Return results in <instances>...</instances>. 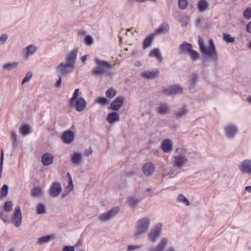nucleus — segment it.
Wrapping results in <instances>:
<instances>
[{
    "label": "nucleus",
    "instance_id": "obj_1",
    "mask_svg": "<svg viewBox=\"0 0 251 251\" xmlns=\"http://www.w3.org/2000/svg\"><path fill=\"white\" fill-rule=\"evenodd\" d=\"M198 41L200 50L203 54L213 59L217 58V53L212 40H209V47L207 48L204 46L203 40L201 36H199Z\"/></svg>",
    "mask_w": 251,
    "mask_h": 251
},
{
    "label": "nucleus",
    "instance_id": "obj_2",
    "mask_svg": "<svg viewBox=\"0 0 251 251\" xmlns=\"http://www.w3.org/2000/svg\"><path fill=\"white\" fill-rule=\"evenodd\" d=\"M79 95V89H76L74 92L72 98L70 100V104L72 107H74L78 112L84 110L86 106V102L82 98H78Z\"/></svg>",
    "mask_w": 251,
    "mask_h": 251
},
{
    "label": "nucleus",
    "instance_id": "obj_3",
    "mask_svg": "<svg viewBox=\"0 0 251 251\" xmlns=\"http://www.w3.org/2000/svg\"><path fill=\"white\" fill-rule=\"evenodd\" d=\"M97 66L94 68L92 72L94 75H100L104 74L111 68V64L104 61H100L98 59L95 60Z\"/></svg>",
    "mask_w": 251,
    "mask_h": 251
},
{
    "label": "nucleus",
    "instance_id": "obj_4",
    "mask_svg": "<svg viewBox=\"0 0 251 251\" xmlns=\"http://www.w3.org/2000/svg\"><path fill=\"white\" fill-rule=\"evenodd\" d=\"M180 49L183 52L188 53L192 60H195L199 57L198 53L192 49V46L190 44L183 43L180 46Z\"/></svg>",
    "mask_w": 251,
    "mask_h": 251
},
{
    "label": "nucleus",
    "instance_id": "obj_5",
    "mask_svg": "<svg viewBox=\"0 0 251 251\" xmlns=\"http://www.w3.org/2000/svg\"><path fill=\"white\" fill-rule=\"evenodd\" d=\"M74 68V65L71 63H61L57 67V71L62 75H66L72 72Z\"/></svg>",
    "mask_w": 251,
    "mask_h": 251
},
{
    "label": "nucleus",
    "instance_id": "obj_6",
    "mask_svg": "<svg viewBox=\"0 0 251 251\" xmlns=\"http://www.w3.org/2000/svg\"><path fill=\"white\" fill-rule=\"evenodd\" d=\"M149 221L148 218H144L139 221L137 225L136 234L137 235L144 232L148 228Z\"/></svg>",
    "mask_w": 251,
    "mask_h": 251
},
{
    "label": "nucleus",
    "instance_id": "obj_7",
    "mask_svg": "<svg viewBox=\"0 0 251 251\" xmlns=\"http://www.w3.org/2000/svg\"><path fill=\"white\" fill-rule=\"evenodd\" d=\"M22 217L20 207L19 206H17L16 207L15 213L12 219V222L14 223L16 227H19L22 224Z\"/></svg>",
    "mask_w": 251,
    "mask_h": 251
},
{
    "label": "nucleus",
    "instance_id": "obj_8",
    "mask_svg": "<svg viewBox=\"0 0 251 251\" xmlns=\"http://www.w3.org/2000/svg\"><path fill=\"white\" fill-rule=\"evenodd\" d=\"M119 211V209L118 207H114L111 210L101 215L99 219L101 221H107L117 213Z\"/></svg>",
    "mask_w": 251,
    "mask_h": 251
},
{
    "label": "nucleus",
    "instance_id": "obj_9",
    "mask_svg": "<svg viewBox=\"0 0 251 251\" xmlns=\"http://www.w3.org/2000/svg\"><path fill=\"white\" fill-rule=\"evenodd\" d=\"M239 168L243 173L251 174V161L245 160L241 163Z\"/></svg>",
    "mask_w": 251,
    "mask_h": 251
},
{
    "label": "nucleus",
    "instance_id": "obj_10",
    "mask_svg": "<svg viewBox=\"0 0 251 251\" xmlns=\"http://www.w3.org/2000/svg\"><path fill=\"white\" fill-rule=\"evenodd\" d=\"M162 225L158 224L156 225L154 230L150 233L149 239L151 242H154L159 237L161 230Z\"/></svg>",
    "mask_w": 251,
    "mask_h": 251
},
{
    "label": "nucleus",
    "instance_id": "obj_11",
    "mask_svg": "<svg viewBox=\"0 0 251 251\" xmlns=\"http://www.w3.org/2000/svg\"><path fill=\"white\" fill-rule=\"evenodd\" d=\"M182 88L178 85H174L164 91V93L167 95H175L182 92Z\"/></svg>",
    "mask_w": 251,
    "mask_h": 251
},
{
    "label": "nucleus",
    "instance_id": "obj_12",
    "mask_svg": "<svg viewBox=\"0 0 251 251\" xmlns=\"http://www.w3.org/2000/svg\"><path fill=\"white\" fill-rule=\"evenodd\" d=\"M61 192L60 184L58 182H55L50 189V195L53 197L58 196Z\"/></svg>",
    "mask_w": 251,
    "mask_h": 251
},
{
    "label": "nucleus",
    "instance_id": "obj_13",
    "mask_svg": "<svg viewBox=\"0 0 251 251\" xmlns=\"http://www.w3.org/2000/svg\"><path fill=\"white\" fill-rule=\"evenodd\" d=\"M124 99L122 97H118L111 103V108L112 110L117 111L120 109L123 104Z\"/></svg>",
    "mask_w": 251,
    "mask_h": 251
},
{
    "label": "nucleus",
    "instance_id": "obj_14",
    "mask_svg": "<svg viewBox=\"0 0 251 251\" xmlns=\"http://www.w3.org/2000/svg\"><path fill=\"white\" fill-rule=\"evenodd\" d=\"M187 162V159L184 156H176L174 157V166L178 168L181 167Z\"/></svg>",
    "mask_w": 251,
    "mask_h": 251
},
{
    "label": "nucleus",
    "instance_id": "obj_15",
    "mask_svg": "<svg viewBox=\"0 0 251 251\" xmlns=\"http://www.w3.org/2000/svg\"><path fill=\"white\" fill-rule=\"evenodd\" d=\"M167 244V240L166 239L163 238L161 240L158 246L151 250L150 251H163L164 248ZM167 251H175L174 249L170 248Z\"/></svg>",
    "mask_w": 251,
    "mask_h": 251
},
{
    "label": "nucleus",
    "instance_id": "obj_16",
    "mask_svg": "<svg viewBox=\"0 0 251 251\" xmlns=\"http://www.w3.org/2000/svg\"><path fill=\"white\" fill-rule=\"evenodd\" d=\"M159 71L155 70L153 71H146L141 74V76L147 79H153L158 75Z\"/></svg>",
    "mask_w": 251,
    "mask_h": 251
},
{
    "label": "nucleus",
    "instance_id": "obj_17",
    "mask_svg": "<svg viewBox=\"0 0 251 251\" xmlns=\"http://www.w3.org/2000/svg\"><path fill=\"white\" fill-rule=\"evenodd\" d=\"M225 131L226 135L230 137H233L236 133L237 129L234 126L228 125L225 127Z\"/></svg>",
    "mask_w": 251,
    "mask_h": 251
},
{
    "label": "nucleus",
    "instance_id": "obj_18",
    "mask_svg": "<svg viewBox=\"0 0 251 251\" xmlns=\"http://www.w3.org/2000/svg\"><path fill=\"white\" fill-rule=\"evenodd\" d=\"M143 171L145 175H151L154 171L153 164L150 162L145 164L143 167Z\"/></svg>",
    "mask_w": 251,
    "mask_h": 251
},
{
    "label": "nucleus",
    "instance_id": "obj_19",
    "mask_svg": "<svg viewBox=\"0 0 251 251\" xmlns=\"http://www.w3.org/2000/svg\"><path fill=\"white\" fill-rule=\"evenodd\" d=\"M53 159V156L49 153H46L44 154L42 157V162L44 165H49L52 163Z\"/></svg>",
    "mask_w": 251,
    "mask_h": 251
},
{
    "label": "nucleus",
    "instance_id": "obj_20",
    "mask_svg": "<svg viewBox=\"0 0 251 251\" xmlns=\"http://www.w3.org/2000/svg\"><path fill=\"white\" fill-rule=\"evenodd\" d=\"M77 54V50H74L71 51L68 55L66 57L67 63L73 64L74 66Z\"/></svg>",
    "mask_w": 251,
    "mask_h": 251
},
{
    "label": "nucleus",
    "instance_id": "obj_21",
    "mask_svg": "<svg viewBox=\"0 0 251 251\" xmlns=\"http://www.w3.org/2000/svg\"><path fill=\"white\" fill-rule=\"evenodd\" d=\"M169 30V25L167 23H163L155 31L157 34H160L162 33H167Z\"/></svg>",
    "mask_w": 251,
    "mask_h": 251
},
{
    "label": "nucleus",
    "instance_id": "obj_22",
    "mask_svg": "<svg viewBox=\"0 0 251 251\" xmlns=\"http://www.w3.org/2000/svg\"><path fill=\"white\" fill-rule=\"evenodd\" d=\"M162 149L165 152H169L172 150V143L169 139H166L163 142Z\"/></svg>",
    "mask_w": 251,
    "mask_h": 251
},
{
    "label": "nucleus",
    "instance_id": "obj_23",
    "mask_svg": "<svg viewBox=\"0 0 251 251\" xmlns=\"http://www.w3.org/2000/svg\"><path fill=\"white\" fill-rule=\"evenodd\" d=\"M149 56L155 57L159 62L162 61V56L159 50L158 49L155 48L152 50L150 52Z\"/></svg>",
    "mask_w": 251,
    "mask_h": 251
},
{
    "label": "nucleus",
    "instance_id": "obj_24",
    "mask_svg": "<svg viewBox=\"0 0 251 251\" xmlns=\"http://www.w3.org/2000/svg\"><path fill=\"white\" fill-rule=\"evenodd\" d=\"M62 139L64 142L69 143L73 140L74 134L70 131H66L63 135Z\"/></svg>",
    "mask_w": 251,
    "mask_h": 251
},
{
    "label": "nucleus",
    "instance_id": "obj_25",
    "mask_svg": "<svg viewBox=\"0 0 251 251\" xmlns=\"http://www.w3.org/2000/svg\"><path fill=\"white\" fill-rule=\"evenodd\" d=\"M55 238L54 234H50L46 236L40 237L38 239V242L40 244H43L45 243H48L50 241L52 240Z\"/></svg>",
    "mask_w": 251,
    "mask_h": 251
},
{
    "label": "nucleus",
    "instance_id": "obj_26",
    "mask_svg": "<svg viewBox=\"0 0 251 251\" xmlns=\"http://www.w3.org/2000/svg\"><path fill=\"white\" fill-rule=\"evenodd\" d=\"M154 38V35L153 34H151L148 36L143 41V49H146L147 48L149 47L153 41Z\"/></svg>",
    "mask_w": 251,
    "mask_h": 251
},
{
    "label": "nucleus",
    "instance_id": "obj_27",
    "mask_svg": "<svg viewBox=\"0 0 251 251\" xmlns=\"http://www.w3.org/2000/svg\"><path fill=\"white\" fill-rule=\"evenodd\" d=\"M107 120L109 123H112L119 120V115L116 112H112L108 115Z\"/></svg>",
    "mask_w": 251,
    "mask_h": 251
},
{
    "label": "nucleus",
    "instance_id": "obj_28",
    "mask_svg": "<svg viewBox=\"0 0 251 251\" xmlns=\"http://www.w3.org/2000/svg\"><path fill=\"white\" fill-rule=\"evenodd\" d=\"M198 7L200 11H205L208 7V3L204 0H201L198 2Z\"/></svg>",
    "mask_w": 251,
    "mask_h": 251
},
{
    "label": "nucleus",
    "instance_id": "obj_29",
    "mask_svg": "<svg viewBox=\"0 0 251 251\" xmlns=\"http://www.w3.org/2000/svg\"><path fill=\"white\" fill-rule=\"evenodd\" d=\"M43 195V190L41 188L37 187L34 188L32 191V196L33 197H40Z\"/></svg>",
    "mask_w": 251,
    "mask_h": 251
},
{
    "label": "nucleus",
    "instance_id": "obj_30",
    "mask_svg": "<svg viewBox=\"0 0 251 251\" xmlns=\"http://www.w3.org/2000/svg\"><path fill=\"white\" fill-rule=\"evenodd\" d=\"M25 50L26 57H28V56L33 54L35 52L36 48L33 45H30L26 48Z\"/></svg>",
    "mask_w": 251,
    "mask_h": 251
},
{
    "label": "nucleus",
    "instance_id": "obj_31",
    "mask_svg": "<svg viewBox=\"0 0 251 251\" xmlns=\"http://www.w3.org/2000/svg\"><path fill=\"white\" fill-rule=\"evenodd\" d=\"M81 160V155L78 153H75L72 157V161L74 164H78Z\"/></svg>",
    "mask_w": 251,
    "mask_h": 251
},
{
    "label": "nucleus",
    "instance_id": "obj_32",
    "mask_svg": "<svg viewBox=\"0 0 251 251\" xmlns=\"http://www.w3.org/2000/svg\"><path fill=\"white\" fill-rule=\"evenodd\" d=\"M169 110V107L164 104L160 105L158 108V112L161 114H165Z\"/></svg>",
    "mask_w": 251,
    "mask_h": 251
},
{
    "label": "nucleus",
    "instance_id": "obj_33",
    "mask_svg": "<svg viewBox=\"0 0 251 251\" xmlns=\"http://www.w3.org/2000/svg\"><path fill=\"white\" fill-rule=\"evenodd\" d=\"M105 95L108 98L112 99L116 96V91L113 88H109L106 92Z\"/></svg>",
    "mask_w": 251,
    "mask_h": 251
},
{
    "label": "nucleus",
    "instance_id": "obj_34",
    "mask_svg": "<svg viewBox=\"0 0 251 251\" xmlns=\"http://www.w3.org/2000/svg\"><path fill=\"white\" fill-rule=\"evenodd\" d=\"M17 62L6 63L3 65V68L5 70H10L15 68L17 66Z\"/></svg>",
    "mask_w": 251,
    "mask_h": 251
},
{
    "label": "nucleus",
    "instance_id": "obj_35",
    "mask_svg": "<svg viewBox=\"0 0 251 251\" xmlns=\"http://www.w3.org/2000/svg\"><path fill=\"white\" fill-rule=\"evenodd\" d=\"M0 218L4 222H9V216L5 211H1L0 212Z\"/></svg>",
    "mask_w": 251,
    "mask_h": 251
},
{
    "label": "nucleus",
    "instance_id": "obj_36",
    "mask_svg": "<svg viewBox=\"0 0 251 251\" xmlns=\"http://www.w3.org/2000/svg\"><path fill=\"white\" fill-rule=\"evenodd\" d=\"M8 193V186L4 184L1 188L0 191V198L2 199L5 197Z\"/></svg>",
    "mask_w": 251,
    "mask_h": 251
},
{
    "label": "nucleus",
    "instance_id": "obj_37",
    "mask_svg": "<svg viewBox=\"0 0 251 251\" xmlns=\"http://www.w3.org/2000/svg\"><path fill=\"white\" fill-rule=\"evenodd\" d=\"M13 207V203L11 201H6L4 205V210L6 212H9L12 210Z\"/></svg>",
    "mask_w": 251,
    "mask_h": 251
},
{
    "label": "nucleus",
    "instance_id": "obj_38",
    "mask_svg": "<svg viewBox=\"0 0 251 251\" xmlns=\"http://www.w3.org/2000/svg\"><path fill=\"white\" fill-rule=\"evenodd\" d=\"M178 6L180 9H185L188 5L187 0H178Z\"/></svg>",
    "mask_w": 251,
    "mask_h": 251
},
{
    "label": "nucleus",
    "instance_id": "obj_39",
    "mask_svg": "<svg viewBox=\"0 0 251 251\" xmlns=\"http://www.w3.org/2000/svg\"><path fill=\"white\" fill-rule=\"evenodd\" d=\"M177 200L180 202H183L187 206L190 204L189 201L182 194L178 195Z\"/></svg>",
    "mask_w": 251,
    "mask_h": 251
},
{
    "label": "nucleus",
    "instance_id": "obj_40",
    "mask_svg": "<svg viewBox=\"0 0 251 251\" xmlns=\"http://www.w3.org/2000/svg\"><path fill=\"white\" fill-rule=\"evenodd\" d=\"M96 102L102 105H104L108 103V100L104 97H99L96 100Z\"/></svg>",
    "mask_w": 251,
    "mask_h": 251
},
{
    "label": "nucleus",
    "instance_id": "obj_41",
    "mask_svg": "<svg viewBox=\"0 0 251 251\" xmlns=\"http://www.w3.org/2000/svg\"><path fill=\"white\" fill-rule=\"evenodd\" d=\"M243 16L247 19H250L251 18V7H248L245 9Z\"/></svg>",
    "mask_w": 251,
    "mask_h": 251
},
{
    "label": "nucleus",
    "instance_id": "obj_42",
    "mask_svg": "<svg viewBox=\"0 0 251 251\" xmlns=\"http://www.w3.org/2000/svg\"><path fill=\"white\" fill-rule=\"evenodd\" d=\"M224 39L227 43H232L234 41V38L231 37L230 35L227 34H224Z\"/></svg>",
    "mask_w": 251,
    "mask_h": 251
},
{
    "label": "nucleus",
    "instance_id": "obj_43",
    "mask_svg": "<svg viewBox=\"0 0 251 251\" xmlns=\"http://www.w3.org/2000/svg\"><path fill=\"white\" fill-rule=\"evenodd\" d=\"M32 76V73L30 72H29L26 73L25 77L22 81V84H24L25 83L29 81Z\"/></svg>",
    "mask_w": 251,
    "mask_h": 251
},
{
    "label": "nucleus",
    "instance_id": "obj_44",
    "mask_svg": "<svg viewBox=\"0 0 251 251\" xmlns=\"http://www.w3.org/2000/svg\"><path fill=\"white\" fill-rule=\"evenodd\" d=\"M20 131L22 134H27L29 133V128L27 126H24L21 127Z\"/></svg>",
    "mask_w": 251,
    "mask_h": 251
},
{
    "label": "nucleus",
    "instance_id": "obj_45",
    "mask_svg": "<svg viewBox=\"0 0 251 251\" xmlns=\"http://www.w3.org/2000/svg\"><path fill=\"white\" fill-rule=\"evenodd\" d=\"M37 212L38 214H43L45 212V207L42 204H39L37 208Z\"/></svg>",
    "mask_w": 251,
    "mask_h": 251
},
{
    "label": "nucleus",
    "instance_id": "obj_46",
    "mask_svg": "<svg viewBox=\"0 0 251 251\" xmlns=\"http://www.w3.org/2000/svg\"><path fill=\"white\" fill-rule=\"evenodd\" d=\"M138 202V201L137 200H135L132 198H129L127 201L128 205L131 206H134Z\"/></svg>",
    "mask_w": 251,
    "mask_h": 251
},
{
    "label": "nucleus",
    "instance_id": "obj_47",
    "mask_svg": "<svg viewBox=\"0 0 251 251\" xmlns=\"http://www.w3.org/2000/svg\"><path fill=\"white\" fill-rule=\"evenodd\" d=\"M74 188V185L73 184V180H69L68 185L67 188V192L69 193L71 192Z\"/></svg>",
    "mask_w": 251,
    "mask_h": 251
},
{
    "label": "nucleus",
    "instance_id": "obj_48",
    "mask_svg": "<svg viewBox=\"0 0 251 251\" xmlns=\"http://www.w3.org/2000/svg\"><path fill=\"white\" fill-rule=\"evenodd\" d=\"M85 42L88 45H91L93 43V39L90 36H86L85 38Z\"/></svg>",
    "mask_w": 251,
    "mask_h": 251
},
{
    "label": "nucleus",
    "instance_id": "obj_49",
    "mask_svg": "<svg viewBox=\"0 0 251 251\" xmlns=\"http://www.w3.org/2000/svg\"><path fill=\"white\" fill-rule=\"evenodd\" d=\"M3 159H4V152H3V150H1V162H0V172H2V164H3Z\"/></svg>",
    "mask_w": 251,
    "mask_h": 251
},
{
    "label": "nucleus",
    "instance_id": "obj_50",
    "mask_svg": "<svg viewBox=\"0 0 251 251\" xmlns=\"http://www.w3.org/2000/svg\"><path fill=\"white\" fill-rule=\"evenodd\" d=\"M186 111L184 109H181L179 111L176 113L177 117H181L185 114Z\"/></svg>",
    "mask_w": 251,
    "mask_h": 251
},
{
    "label": "nucleus",
    "instance_id": "obj_51",
    "mask_svg": "<svg viewBox=\"0 0 251 251\" xmlns=\"http://www.w3.org/2000/svg\"><path fill=\"white\" fill-rule=\"evenodd\" d=\"M11 139L12 140L14 144H16L17 143V134L15 132L12 133Z\"/></svg>",
    "mask_w": 251,
    "mask_h": 251
},
{
    "label": "nucleus",
    "instance_id": "obj_52",
    "mask_svg": "<svg viewBox=\"0 0 251 251\" xmlns=\"http://www.w3.org/2000/svg\"><path fill=\"white\" fill-rule=\"evenodd\" d=\"M7 38L8 36L6 34L2 35L0 37V42H1V43H3L7 40Z\"/></svg>",
    "mask_w": 251,
    "mask_h": 251
},
{
    "label": "nucleus",
    "instance_id": "obj_53",
    "mask_svg": "<svg viewBox=\"0 0 251 251\" xmlns=\"http://www.w3.org/2000/svg\"><path fill=\"white\" fill-rule=\"evenodd\" d=\"M64 251H75L74 247L73 246H66L64 248Z\"/></svg>",
    "mask_w": 251,
    "mask_h": 251
},
{
    "label": "nucleus",
    "instance_id": "obj_54",
    "mask_svg": "<svg viewBox=\"0 0 251 251\" xmlns=\"http://www.w3.org/2000/svg\"><path fill=\"white\" fill-rule=\"evenodd\" d=\"M247 31L251 34V21H250L246 26Z\"/></svg>",
    "mask_w": 251,
    "mask_h": 251
},
{
    "label": "nucleus",
    "instance_id": "obj_55",
    "mask_svg": "<svg viewBox=\"0 0 251 251\" xmlns=\"http://www.w3.org/2000/svg\"><path fill=\"white\" fill-rule=\"evenodd\" d=\"M197 79H198V75H194L191 81V84L193 85L195 83V82L197 81Z\"/></svg>",
    "mask_w": 251,
    "mask_h": 251
},
{
    "label": "nucleus",
    "instance_id": "obj_56",
    "mask_svg": "<svg viewBox=\"0 0 251 251\" xmlns=\"http://www.w3.org/2000/svg\"><path fill=\"white\" fill-rule=\"evenodd\" d=\"M59 79L56 81V86L57 87H60L61 83V77L60 75H59Z\"/></svg>",
    "mask_w": 251,
    "mask_h": 251
},
{
    "label": "nucleus",
    "instance_id": "obj_57",
    "mask_svg": "<svg viewBox=\"0 0 251 251\" xmlns=\"http://www.w3.org/2000/svg\"><path fill=\"white\" fill-rule=\"evenodd\" d=\"M92 152V151L91 149H89L88 150H86L85 152V155L86 156H88L89 155L91 154Z\"/></svg>",
    "mask_w": 251,
    "mask_h": 251
},
{
    "label": "nucleus",
    "instance_id": "obj_58",
    "mask_svg": "<svg viewBox=\"0 0 251 251\" xmlns=\"http://www.w3.org/2000/svg\"><path fill=\"white\" fill-rule=\"evenodd\" d=\"M138 247L137 246H129L128 247V251H132L136 248H137Z\"/></svg>",
    "mask_w": 251,
    "mask_h": 251
},
{
    "label": "nucleus",
    "instance_id": "obj_59",
    "mask_svg": "<svg viewBox=\"0 0 251 251\" xmlns=\"http://www.w3.org/2000/svg\"><path fill=\"white\" fill-rule=\"evenodd\" d=\"M245 190L248 192L251 193V186H248L246 187Z\"/></svg>",
    "mask_w": 251,
    "mask_h": 251
},
{
    "label": "nucleus",
    "instance_id": "obj_60",
    "mask_svg": "<svg viewBox=\"0 0 251 251\" xmlns=\"http://www.w3.org/2000/svg\"><path fill=\"white\" fill-rule=\"evenodd\" d=\"M81 60L82 62H84L85 60L87 59V55H84L81 58Z\"/></svg>",
    "mask_w": 251,
    "mask_h": 251
},
{
    "label": "nucleus",
    "instance_id": "obj_61",
    "mask_svg": "<svg viewBox=\"0 0 251 251\" xmlns=\"http://www.w3.org/2000/svg\"><path fill=\"white\" fill-rule=\"evenodd\" d=\"M67 176H68V177L69 178V180H72L71 176V175H70V174L69 173H68L67 174Z\"/></svg>",
    "mask_w": 251,
    "mask_h": 251
},
{
    "label": "nucleus",
    "instance_id": "obj_62",
    "mask_svg": "<svg viewBox=\"0 0 251 251\" xmlns=\"http://www.w3.org/2000/svg\"><path fill=\"white\" fill-rule=\"evenodd\" d=\"M197 21L198 23H200L201 22V19L200 18H198L197 20Z\"/></svg>",
    "mask_w": 251,
    "mask_h": 251
},
{
    "label": "nucleus",
    "instance_id": "obj_63",
    "mask_svg": "<svg viewBox=\"0 0 251 251\" xmlns=\"http://www.w3.org/2000/svg\"><path fill=\"white\" fill-rule=\"evenodd\" d=\"M249 48L251 49V42L250 43V44L249 45Z\"/></svg>",
    "mask_w": 251,
    "mask_h": 251
},
{
    "label": "nucleus",
    "instance_id": "obj_64",
    "mask_svg": "<svg viewBox=\"0 0 251 251\" xmlns=\"http://www.w3.org/2000/svg\"><path fill=\"white\" fill-rule=\"evenodd\" d=\"M249 101L251 102V98L249 99Z\"/></svg>",
    "mask_w": 251,
    "mask_h": 251
}]
</instances>
